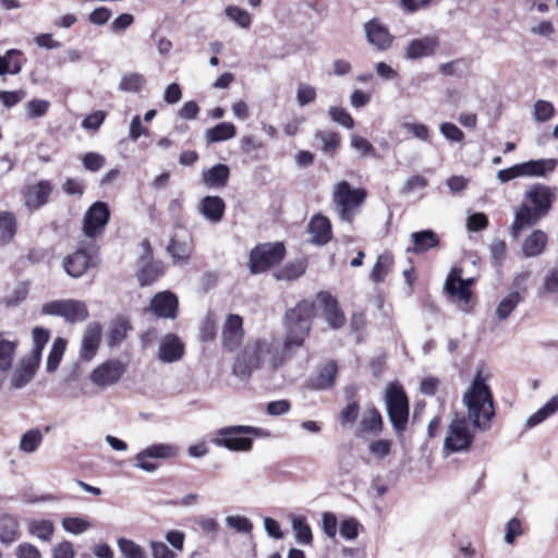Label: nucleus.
Instances as JSON below:
<instances>
[{
  "instance_id": "39448f33",
  "label": "nucleus",
  "mask_w": 558,
  "mask_h": 558,
  "mask_svg": "<svg viewBox=\"0 0 558 558\" xmlns=\"http://www.w3.org/2000/svg\"><path fill=\"white\" fill-rule=\"evenodd\" d=\"M385 404L393 429L398 435H402L407 429L409 418V401L399 384L390 383L387 385Z\"/></svg>"
},
{
  "instance_id": "9d476101",
  "label": "nucleus",
  "mask_w": 558,
  "mask_h": 558,
  "mask_svg": "<svg viewBox=\"0 0 558 558\" xmlns=\"http://www.w3.org/2000/svg\"><path fill=\"white\" fill-rule=\"evenodd\" d=\"M110 218V209L105 202H95L85 213L82 230L86 238L95 239L100 235Z\"/></svg>"
},
{
  "instance_id": "9b49d317",
  "label": "nucleus",
  "mask_w": 558,
  "mask_h": 558,
  "mask_svg": "<svg viewBox=\"0 0 558 558\" xmlns=\"http://www.w3.org/2000/svg\"><path fill=\"white\" fill-rule=\"evenodd\" d=\"M461 269H452L445 283L447 293L459 304V307L463 312H469V303L471 299V290L468 289V281L462 279Z\"/></svg>"
},
{
  "instance_id": "f8f14e48",
  "label": "nucleus",
  "mask_w": 558,
  "mask_h": 558,
  "mask_svg": "<svg viewBox=\"0 0 558 558\" xmlns=\"http://www.w3.org/2000/svg\"><path fill=\"white\" fill-rule=\"evenodd\" d=\"M52 191L53 185L48 180L27 185L23 191L25 206L31 210L39 209L48 203Z\"/></svg>"
},
{
  "instance_id": "2eb2a0df",
  "label": "nucleus",
  "mask_w": 558,
  "mask_h": 558,
  "mask_svg": "<svg viewBox=\"0 0 558 558\" xmlns=\"http://www.w3.org/2000/svg\"><path fill=\"white\" fill-rule=\"evenodd\" d=\"M364 33L368 44L378 50H387L392 45L393 36L378 19L366 22Z\"/></svg>"
},
{
  "instance_id": "4468645a",
  "label": "nucleus",
  "mask_w": 558,
  "mask_h": 558,
  "mask_svg": "<svg viewBox=\"0 0 558 558\" xmlns=\"http://www.w3.org/2000/svg\"><path fill=\"white\" fill-rule=\"evenodd\" d=\"M244 337L243 319L236 314H229L222 325V345L228 351L239 348Z\"/></svg>"
},
{
  "instance_id": "cd10ccee",
  "label": "nucleus",
  "mask_w": 558,
  "mask_h": 558,
  "mask_svg": "<svg viewBox=\"0 0 558 558\" xmlns=\"http://www.w3.org/2000/svg\"><path fill=\"white\" fill-rule=\"evenodd\" d=\"M308 231L312 234V242L315 244H326L331 238V225L328 218L315 216L308 225Z\"/></svg>"
},
{
  "instance_id": "a878e982",
  "label": "nucleus",
  "mask_w": 558,
  "mask_h": 558,
  "mask_svg": "<svg viewBox=\"0 0 558 558\" xmlns=\"http://www.w3.org/2000/svg\"><path fill=\"white\" fill-rule=\"evenodd\" d=\"M225 209L226 204L219 196H205L199 203V213L213 223L221 221Z\"/></svg>"
},
{
  "instance_id": "6e6d98bb",
  "label": "nucleus",
  "mask_w": 558,
  "mask_h": 558,
  "mask_svg": "<svg viewBox=\"0 0 558 558\" xmlns=\"http://www.w3.org/2000/svg\"><path fill=\"white\" fill-rule=\"evenodd\" d=\"M225 521L230 529L239 533L248 534L253 530V523L243 515H227Z\"/></svg>"
},
{
  "instance_id": "09e8293b",
  "label": "nucleus",
  "mask_w": 558,
  "mask_h": 558,
  "mask_svg": "<svg viewBox=\"0 0 558 558\" xmlns=\"http://www.w3.org/2000/svg\"><path fill=\"white\" fill-rule=\"evenodd\" d=\"M225 13L228 16L229 20H231L233 23H235L241 28H248L252 24V16L251 14L236 5H228L225 9Z\"/></svg>"
},
{
  "instance_id": "58836bf2",
  "label": "nucleus",
  "mask_w": 558,
  "mask_h": 558,
  "mask_svg": "<svg viewBox=\"0 0 558 558\" xmlns=\"http://www.w3.org/2000/svg\"><path fill=\"white\" fill-rule=\"evenodd\" d=\"M43 439L44 436L41 430L38 428H32L22 435L19 449L24 453H33L39 448Z\"/></svg>"
},
{
  "instance_id": "473e14b6",
  "label": "nucleus",
  "mask_w": 558,
  "mask_h": 558,
  "mask_svg": "<svg viewBox=\"0 0 558 558\" xmlns=\"http://www.w3.org/2000/svg\"><path fill=\"white\" fill-rule=\"evenodd\" d=\"M236 129L231 122H221L211 129L206 130L205 140L207 144L231 140L235 136Z\"/></svg>"
},
{
  "instance_id": "4c0bfd02",
  "label": "nucleus",
  "mask_w": 558,
  "mask_h": 558,
  "mask_svg": "<svg viewBox=\"0 0 558 558\" xmlns=\"http://www.w3.org/2000/svg\"><path fill=\"white\" fill-rule=\"evenodd\" d=\"M20 537V524L12 517H4L0 522V542L12 544Z\"/></svg>"
},
{
  "instance_id": "5fc2aeb1",
  "label": "nucleus",
  "mask_w": 558,
  "mask_h": 558,
  "mask_svg": "<svg viewBox=\"0 0 558 558\" xmlns=\"http://www.w3.org/2000/svg\"><path fill=\"white\" fill-rule=\"evenodd\" d=\"M547 294L558 295V268H553L547 271L543 284L538 289L539 296Z\"/></svg>"
},
{
  "instance_id": "a18cd8bd",
  "label": "nucleus",
  "mask_w": 558,
  "mask_h": 558,
  "mask_svg": "<svg viewBox=\"0 0 558 558\" xmlns=\"http://www.w3.org/2000/svg\"><path fill=\"white\" fill-rule=\"evenodd\" d=\"M305 271V263L302 259L288 263L282 269L275 272L277 280H294Z\"/></svg>"
},
{
  "instance_id": "e433bc0d",
  "label": "nucleus",
  "mask_w": 558,
  "mask_h": 558,
  "mask_svg": "<svg viewBox=\"0 0 558 558\" xmlns=\"http://www.w3.org/2000/svg\"><path fill=\"white\" fill-rule=\"evenodd\" d=\"M337 371V364L328 362L313 380V387L319 390L332 387L336 381Z\"/></svg>"
},
{
  "instance_id": "7c9ffc66",
  "label": "nucleus",
  "mask_w": 558,
  "mask_h": 558,
  "mask_svg": "<svg viewBox=\"0 0 558 558\" xmlns=\"http://www.w3.org/2000/svg\"><path fill=\"white\" fill-rule=\"evenodd\" d=\"M547 244V235L542 230H534L523 242L522 252L525 257L541 255Z\"/></svg>"
},
{
  "instance_id": "5701e85b",
  "label": "nucleus",
  "mask_w": 558,
  "mask_h": 558,
  "mask_svg": "<svg viewBox=\"0 0 558 558\" xmlns=\"http://www.w3.org/2000/svg\"><path fill=\"white\" fill-rule=\"evenodd\" d=\"M38 366V363L25 356L22 357L11 375V387L20 389L26 386L33 379Z\"/></svg>"
},
{
  "instance_id": "c9c22d12",
  "label": "nucleus",
  "mask_w": 558,
  "mask_h": 558,
  "mask_svg": "<svg viewBox=\"0 0 558 558\" xmlns=\"http://www.w3.org/2000/svg\"><path fill=\"white\" fill-rule=\"evenodd\" d=\"M32 337L34 345L33 351L26 357L39 364L41 360V352L49 340L50 333L43 327H36L33 329Z\"/></svg>"
},
{
  "instance_id": "dca6fc26",
  "label": "nucleus",
  "mask_w": 558,
  "mask_h": 558,
  "mask_svg": "<svg viewBox=\"0 0 558 558\" xmlns=\"http://www.w3.org/2000/svg\"><path fill=\"white\" fill-rule=\"evenodd\" d=\"M316 300L328 325L332 329L341 328L345 323V317L339 308L337 300L328 292L317 293Z\"/></svg>"
},
{
  "instance_id": "4d7b16f0",
  "label": "nucleus",
  "mask_w": 558,
  "mask_h": 558,
  "mask_svg": "<svg viewBox=\"0 0 558 558\" xmlns=\"http://www.w3.org/2000/svg\"><path fill=\"white\" fill-rule=\"evenodd\" d=\"M350 144L362 157L375 156V148L368 140L357 134H352L350 137Z\"/></svg>"
},
{
  "instance_id": "e2e57ef3",
  "label": "nucleus",
  "mask_w": 558,
  "mask_h": 558,
  "mask_svg": "<svg viewBox=\"0 0 558 558\" xmlns=\"http://www.w3.org/2000/svg\"><path fill=\"white\" fill-rule=\"evenodd\" d=\"M402 129L414 138L423 142H427L429 140V129L423 123L404 122L402 124Z\"/></svg>"
},
{
  "instance_id": "bf43d9fd",
  "label": "nucleus",
  "mask_w": 558,
  "mask_h": 558,
  "mask_svg": "<svg viewBox=\"0 0 558 558\" xmlns=\"http://www.w3.org/2000/svg\"><path fill=\"white\" fill-rule=\"evenodd\" d=\"M554 106L546 100H537L534 105L533 114L536 121L546 122L554 117Z\"/></svg>"
},
{
  "instance_id": "0e129e2a",
  "label": "nucleus",
  "mask_w": 558,
  "mask_h": 558,
  "mask_svg": "<svg viewBox=\"0 0 558 558\" xmlns=\"http://www.w3.org/2000/svg\"><path fill=\"white\" fill-rule=\"evenodd\" d=\"M316 98V89L306 83H300L296 90V101L301 107H304Z\"/></svg>"
},
{
  "instance_id": "423d86ee",
  "label": "nucleus",
  "mask_w": 558,
  "mask_h": 558,
  "mask_svg": "<svg viewBox=\"0 0 558 558\" xmlns=\"http://www.w3.org/2000/svg\"><path fill=\"white\" fill-rule=\"evenodd\" d=\"M473 440L474 433L471 430L466 417L456 413L448 426L444 451L447 453L468 451Z\"/></svg>"
},
{
  "instance_id": "1a4fd4ad",
  "label": "nucleus",
  "mask_w": 558,
  "mask_h": 558,
  "mask_svg": "<svg viewBox=\"0 0 558 558\" xmlns=\"http://www.w3.org/2000/svg\"><path fill=\"white\" fill-rule=\"evenodd\" d=\"M179 448L172 444L157 442L147 446L134 457V466L144 472L153 473L158 469V464L151 460H166L177 458Z\"/></svg>"
},
{
  "instance_id": "79ce46f5",
  "label": "nucleus",
  "mask_w": 558,
  "mask_h": 558,
  "mask_svg": "<svg viewBox=\"0 0 558 558\" xmlns=\"http://www.w3.org/2000/svg\"><path fill=\"white\" fill-rule=\"evenodd\" d=\"M315 138L320 144V149L329 155L333 156L339 147L340 138L339 135L331 131H319L316 133Z\"/></svg>"
},
{
  "instance_id": "de8ad7c7",
  "label": "nucleus",
  "mask_w": 558,
  "mask_h": 558,
  "mask_svg": "<svg viewBox=\"0 0 558 558\" xmlns=\"http://www.w3.org/2000/svg\"><path fill=\"white\" fill-rule=\"evenodd\" d=\"M117 544L124 558H147L144 548L132 539L121 537Z\"/></svg>"
},
{
  "instance_id": "412c9836",
  "label": "nucleus",
  "mask_w": 558,
  "mask_h": 558,
  "mask_svg": "<svg viewBox=\"0 0 558 558\" xmlns=\"http://www.w3.org/2000/svg\"><path fill=\"white\" fill-rule=\"evenodd\" d=\"M555 195V187L542 184H535L526 192V198L531 202L533 207L543 215L550 208Z\"/></svg>"
},
{
  "instance_id": "c85d7f7f",
  "label": "nucleus",
  "mask_w": 558,
  "mask_h": 558,
  "mask_svg": "<svg viewBox=\"0 0 558 558\" xmlns=\"http://www.w3.org/2000/svg\"><path fill=\"white\" fill-rule=\"evenodd\" d=\"M413 246L407 250L408 253L421 254L438 245L439 240L432 230H423L411 234Z\"/></svg>"
},
{
  "instance_id": "052dcab7",
  "label": "nucleus",
  "mask_w": 558,
  "mask_h": 558,
  "mask_svg": "<svg viewBox=\"0 0 558 558\" xmlns=\"http://www.w3.org/2000/svg\"><path fill=\"white\" fill-rule=\"evenodd\" d=\"M328 112L331 120L343 128L352 129L354 126V120L345 109L341 107H330Z\"/></svg>"
},
{
  "instance_id": "ddd939ff",
  "label": "nucleus",
  "mask_w": 558,
  "mask_h": 558,
  "mask_svg": "<svg viewBox=\"0 0 558 558\" xmlns=\"http://www.w3.org/2000/svg\"><path fill=\"white\" fill-rule=\"evenodd\" d=\"M124 365L117 360H110L96 367L92 375V381L99 387H107L116 384L124 374Z\"/></svg>"
},
{
  "instance_id": "f3484780",
  "label": "nucleus",
  "mask_w": 558,
  "mask_h": 558,
  "mask_svg": "<svg viewBox=\"0 0 558 558\" xmlns=\"http://www.w3.org/2000/svg\"><path fill=\"white\" fill-rule=\"evenodd\" d=\"M93 257L84 246L78 247L73 254L65 257L63 266L65 271L74 277H81L92 266Z\"/></svg>"
},
{
  "instance_id": "ea45409f",
  "label": "nucleus",
  "mask_w": 558,
  "mask_h": 558,
  "mask_svg": "<svg viewBox=\"0 0 558 558\" xmlns=\"http://www.w3.org/2000/svg\"><path fill=\"white\" fill-rule=\"evenodd\" d=\"M393 259L389 253L380 254L371 271V279L376 282H383L389 274Z\"/></svg>"
},
{
  "instance_id": "603ef678",
  "label": "nucleus",
  "mask_w": 558,
  "mask_h": 558,
  "mask_svg": "<svg viewBox=\"0 0 558 558\" xmlns=\"http://www.w3.org/2000/svg\"><path fill=\"white\" fill-rule=\"evenodd\" d=\"M62 527L71 534H82L92 527V523L80 517H66L61 522Z\"/></svg>"
},
{
  "instance_id": "7ed1b4c3",
  "label": "nucleus",
  "mask_w": 558,
  "mask_h": 558,
  "mask_svg": "<svg viewBox=\"0 0 558 558\" xmlns=\"http://www.w3.org/2000/svg\"><path fill=\"white\" fill-rule=\"evenodd\" d=\"M366 197L367 191L365 189H354L347 181L338 182L332 190V202L336 211L339 218L347 222H352Z\"/></svg>"
},
{
  "instance_id": "20e7f679",
  "label": "nucleus",
  "mask_w": 558,
  "mask_h": 558,
  "mask_svg": "<svg viewBox=\"0 0 558 558\" xmlns=\"http://www.w3.org/2000/svg\"><path fill=\"white\" fill-rule=\"evenodd\" d=\"M263 435V430L258 427L233 425L218 429L211 442L217 447H223L231 451L247 452L253 446L252 438Z\"/></svg>"
},
{
  "instance_id": "6e6552de",
  "label": "nucleus",
  "mask_w": 558,
  "mask_h": 558,
  "mask_svg": "<svg viewBox=\"0 0 558 558\" xmlns=\"http://www.w3.org/2000/svg\"><path fill=\"white\" fill-rule=\"evenodd\" d=\"M286 254L281 242L264 243L251 251L248 267L252 274H260L280 263Z\"/></svg>"
},
{
  "instance_id": "c756f323",
  "label": "nucleus",
  "mask_w": 558,
  "mask_h": 558,
  "mask_svg": "<svg viewBox=\"0 0 558 558\" xmlns=\"http://www.w3.org/2000/svg\"><path fill=\"white\" fill-rule=\"evenodd\" d=\"M230 170L227 165L218 163L202 173L205 185L210 187H223L229 179Z\"/></svg>"
},
{
  "instance_id": "f03ea898",
  "label": "nucleus",
  "mask_w": 558,
  "mask_h": 558,
  "mask_svg": "<svg viewBox=\"0 0 558 558\" xmlns=\"http://www.w3.org/2000/svg\"><path fill=\"white\" fill-rule=\"evenodd\" d=\"M487 381L488 376L478 368L462 396V403L472 427L481 432L489 430L495 417L494 398Z\"/></svg>"
},
{
  "instance_id": "774afa93",
  "label": "nucleus",
  "mask_w": 558,
  "mask_h": 558,
  "mask_svg": "<svg viewBox=\"0 0 558 558\" xmlns=\"http://www.w3.org/2000/svg\"><path fill=\"white\" fill-rule=\"evenodd\" d=\"M82 162L86 170L96 172L105 166L106 159L102 155L90 151L83 156Z\"/></svg>"
},
{
  "instance_id": "69168bd1",
  "label": "nucleus",
  "mask_w": 558,
  "mask_h": 558,
  "mask_svg": "<svg viewBox=\"0 0 558 558\" xmlns=\"http://www.w3.org/2000/svg\"><path fill=\"white\" fill-rule=\"evenodd\" d=\"M439 131L441 135L450 142L461 143L464 140L463 132L451 122L441 123L439 126Z\"/></svg>"
},
{
  "instance_id": "4be33fe9",
  "label": "nucleus",
  "mask_w": 558,
  "mask_h": 558,
  "mask_svg": "<svg viewBox=\"0 0 558 558\" xmlns=\"http://www.w3.org/2000/svg\"><path fill=\"white\" fill-rule=\"evenodd\" d=\"M438 47L435 37L426 36L411 40L405 47V58L410 60L425 58L434 54Z\"/></svg>"
},
{
  "instance_id": "864d4df0",
  "label": "nucleus",
  "mask_w": 558,
  "mask_h": 558,
  "mask_svg": "<svg viewBox=\"0 0 558 558\" xmlns=\"http://www.w3.org/2000/svg\"><path fill=\"white\" fill-rule=\"evenodd\" d=\"M15 234V218L10 213H0V240L8 243Z\"/></svg>"
},
{
  "instance_id": "338daca9",
  "label": "nucleus",
  "mask_w": 558,
  "mask_h": 558,
  "mask_svg": "<svg viewBox=\"0 0 558 558\" xmlns=\"http://www.w3.org/2000/svg\"><path fill=\"white\" fill-rule=\"evenodd\" d=\"M359 529L360 523L357 522V520L353 518H348L341 522L339 532L343 538L348 541H353L359 536Z\"/></svg>"
},
{
  "instance_id": "f257e3e1",
  "label": "nucleus",
  "mask_w": 558,
  "mask_h": 558,
  "mask_svg": "<svg viewBox=\"0 0 558 558\" xmlns=\"http://www.w3.org/2000/svg\"><path fill=\"white\" fill-rule=\"evenodd\" d=\"M315 315L312 301H301L286 313V339L283 347L275 338H254L247 340L235 356L232 372L239 378H248L254 372L266 375L275 373L283 365L293 348L303 345L311 331V320Z\"/></svg>"
},
{
  "instance_id": "680f3d73",
  "label": "nucleus",
  "mask_w": 558,
  "mask_h": 558,
  "mask_svg": "<svg viewBox=\"0 0 558 558\" xmlns=\"http://www.w3.org/2000/svg\"><path fill=\"white\" fill-rule=\"evenodd\" d=\"M161 274V268L156 264H149L142 268L138 281L142 287L151 284Z\"/></svg>"
},
{
  "instance_id": "bb28decb",
  "label": "nucleus",
  "mask_w": 558,
  "mask_h": 558,
  "mask_svg": "<svg viewBox=\"0 0 558 558\" xmlns=\"http://www.w3.org/2000/svg\"><path fill=\"white\" fill-rule=\"evenodd\" d=\"M541 216H543V214H541L537 209L523 204L515 213V218L511 227L512 236H519V233L523 228L536 223Z\"/></svg>"
},
{
  "instance_id": "c03bdc74",
  "label": "nucleus",
  "mask_w": 558,
  "mask_h": 558,
  "mask_svg": "<svg viewBox=\"0 0 558 558\" xmlns=\"http://www.w3.org/2000/svg\"><path fill=\"white\" fill-rule=\"evenodd\" d=\"M131 326L128 320L124 318H117L112 322L109 335H108V343L110 347H114L124 340L128 331Z\"/></svg>"
},
{
  "instance_id": "37998d69",
  "label": "nucleus",
  "mask_w": 558,
  "mask_h": 558,
  "mask_svg": "<svg viewBox=\"0 0 558 558\" xmlns=\"http://www.w3.org/2000/svg\"><path fill=\"white\" fill-rule=\"evenodd\" d=\"M295 539L301 544H311L313 539L312 530L304 517H293L291 520Z\"/></svg>"
},
{
  "instance_id": "6ab92c4d",
  "label": "nucleus",
  "mask_w": 558,
  "mask_h": 558,
  "mask_svg": "<svg viewBox=\"0 0 558 558\" xmlns=\"http://www.w3.org/2000/svg\"><path fill=\"white\" fill-rule=\"evenodd\" d=\"M184 354V344L180 338L173 333L166 335L159 344L158 357L163 363H173L182 359Z\"/></svg>"
},
{
  "instance_id": "aec40b11",
  "label": "nucleus",
  "mask_w": 558,
  "mask_h": 558,
  "mask_svg": "<svg viewBox=\"0 0 558 558\" xmlns=\"http://www.w3.org/2000/svg\"><path fill=\"white\" fill-rule=\"evenodd\" d=\"M149 308L157 317L174 318L178 299L169 291L159 292L153 298Z\"/></svg>"
},
{
  "instance_id": "a19ab883",
  "label": "nucleus",
  "mask_w": 558,
  "mask_h": 558,
  "mask_svg": "<svg viewBox=\"0 0 558 558\" xmlns=\"http://www.w3.org/2000/svg\"><path fill=\"white\" fill-rule=\"evenodd\" d=\"M522 301V294L519 291H514L505 296L496 308L497 317L500 320L506 319Z\"/></svg>"
},
{
  "instance_id": "f704fd0d",
  "label": "nucleus",
  "mask_w": 558,
  "mask_h": 558,
  "mask_svg": "<svg viewBox=\"0 0 558 558\" xmlns=\"http://www.w3.org/2000/svg\"><path fill=\"white\" fill-rule=\"evenodd\" d=\"M558 411V396H554L548 400L544 407L537 410L534 414L527 417L526 426L533 428L538 424L543 423L548 416L553 415Z\"/></svg>"
},
{
  "instance_id": "49530a36",
  "label": "nucleus",
  "mask_w": 558,
  "mask_h": 558,
  "mask_svg": "<svg viewBox=\"0 0 558 558\" xmlns=\"http://www.w3.org/2000/svg\"><path fill=\"white\" fill-rule=\"evenodd\" d=\"M168 253L177 262L186 263L192 253V246L186 241L172 239L167 247Z\"/></svg>"
},
{
  "instance_id": "8fccbe9b",
  "label": "nucleus",
  "mask_w": 558,
  "mask_h": 558,
  "mask_svg": "<svg viewBox=\"0 0 558 558\" xmlns=\"http://www.w3.org/2000/svg\"><path fill=\"white\" fill-rule=\"evenodd\" d=\"M66 342L62 338H56L47 357V371L53 372L59 366L65 350Z\"/></svg>"
},
{
  "instance_id": "a211bd4d",
  "label": "nucleus",
  "mask_w": 558,
  "mask_h": 558,
  "mask_svg": "<svg viewBox=\"0 0 558 558\" xmlns=\"http://www.w3.org/2000/svg\"><path fill=\"white\" fill-rule=\"evenodd\" d=\"M102 328L99 323H89L84 331L81 344V357L90 361L99 348Z\"/></svg>"
},
{
  "instance_id": "b1692460",
  "label": "nucleus",
  "mask_w": 558,
  "mask_h": 558,
  "mask_svg": "<svg viewBox=\"0 0 558 558\" xmlns=\"http://www.w3.org/2000/svg\"><path fill=\"white\" fill-rule=\"evenodd\" d=\"M521 166L523 177L547 178L557 168L558 160L554 158L529 160Z\"/></svg>"
},
{
  "instance_id": "3c124183",
  "label": "nucleus",
  "mask_w": 558,
  "mask_h": 558,
  "mask_svg": "<svg viewBox=\"0 0 558 558\" xmlns=\"http://www.w3.org/2000/svg\"><path fill=\"white\" fill-rule=\"evenodd\" d=\"M146 83L144 75L140 73H126L122 76L119 87L121 90L137 93Z\"/></svg>"
},
{
  "instance_id": "393cba45",
  "label": "nucleus",
  "mask_w": 558,
  "mask_h": 558,
  "mask_svg": "<svg viewBox=\"0 0 558 558\" xmlns=\"http://www.w3.org/2000/svg\"><path fill=\"white\" fill-rule=\"evenodd\" d=\"M383 429V417L377 409L374 407L367 408L361 417L356 436H363L365 434L377 435Z\"/></svg>"
},
{
  "instance_id": "2f4dec72",
  "label": "nucleus",
  "mask_w": 558,
  "mask_h": 558,
  "mask_svg": "<svg viewBox=\"0 0 558 558\" xmlns=\"http://www.w3.org/2000/svg\"><path fill=\"white\" fill-rule=\"evenodd\" d=\"M27 531L33 537L49 543L54 533V524L48 519H33L27 521Z\"/></svg>"
},
{
  "instance_id": "0eeeda50",
  "label": "nucleus",
  "mask_w": 558,
  "mask_h": 558,
  "mask_svg": "<svg viewBox=\"0 0 558 558\" xmlns=\"http://www.w3.org/2000/svg\"><path fill=\"white\" fill-rule=\"evenodd\" d=\"M41 313L44 315L62 317L70 324L82 323L89 314L86 303L74 299L46 302L41 306Z\"/></svg>"
},
{
  "instance_id": "13d9d810",
  "label": "nucleus",
  "mask_w": 558,
  "mask_h": 558,
  "mask_svg": "<svg viewBox=\"0 0 558 558\" xmlns=\"http://www.w3.org/2000/svg\"><path fill=\"white\" fill-rule=\"evenodd\" d=\"M50 107L48 100L33 99L25 105V109L29 119L44 117Z\"/></svg>"
},
{
  "instance_id": "72a5a7b5",
  "label": "nucleus",
  "mask_w": 558,
  "mask_h": 558,
  "mask_svg": "<svg viewBox=\"0 0 558 558\" xmlns=\"http://www.w3.org/2000/svg\"><path fill=\"white\" fill-rule=\"evenodd\" d=\"M17 345V340H10L0 332V372L11 369Z\"/></svg>"
}]
</instances>
